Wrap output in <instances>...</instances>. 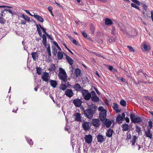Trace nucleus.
Segmentation results:
<instances>
[{"label":"nucleus","instance_id":"864d4df0","mask_svg":"<svg viewBox=\"0 0 153 153\" xmlns=\"http://www.w3.org/2000/svg\"><path fill=\"white\" fill-rule=\"evenodd\" d=\"M25 11L27 13L29 14L30 16H33V15H32L31 14L28 10H25Z\"/></svg>","mask_w":153,"mask_h":153},{"label":"nucleus","instance_id":"7ed1b4c3","mask_svg":"<svg viewBox=\"0 0 153 153\" xmlns=\"http://www.w3.org/2000/svg\"><path fill=\"white\" fill-rule=\"evenodd\" d=\"M42 42L43 45L46 47V49L48 52V53L49 57L51 56V53L50 50V47L49 45H48V47H47V41H46V36L45 34L42 35Z\"/></svg>","mask_w":153,"mask_h":153},{"label":"nucleus","instance_id":"09e8293b","mask_svg":"<svg viewBox=\"0 0 153 153\" xmlns=\"http://www.w3.org/2000/svg\"><path fill=\"white\" fill-rule=\"evenodd\" d=\"M98 110L100 111L101 112H102L103 111H104V110L105 111V109H104L103 107L102 106L98 108Z\"/></svg>","mask_w":153,"mask_h":153},{"label":"nucleus","instance_id":"0e129e2a","mask_svg":"<svg viewBox=\"0 0 153 153\" xmlns=\"http://www.w3.org/2000/svg\"><path fill=\"white\" fill-rule=\"evenodd\" d=\"M125 120H126V122L127 123H129V121H130L128 117H126L125 118Z\"/></svg>","mask_w":153,"mask_h":153},{"label":"nucleus","instance_id":"69168bd1","mask_svg":"<svg viewBox=\"0 0 153 153\" xmlns=\"http://www.w3.org/2000/svg\"><path fill=\"white\" fill-rule=\"evenodd\" d=\"M131 135L130 134H128L127 135V138H126V139L129 140L131 138Z\"/></svg>","mask_w":153,"mask_h":153},{"label":"nucleus","instance_id":"ddd939ff","mask_svg":"<svg viewBox=\"0 0 153 153\" xmlns=\"http://www.w3.org/2000/svg\"><path fill=\"white\" fill-rule=\"evenodd\" d=\"M74 88L75 91L79 92L81 91L82 93V90H84L80 85L78 83L74 85Z\"/></svg>","mask_w":153,"mask_h":153},{"label":"nucleus","instance_id":"a211bd4d","mask_svg":"<svg viewBox=\"0 0 153 153\" xmlns=\"http://www.w3.org/2000/svg\"><path fill=\"white\" fill-rule=\"evenodd\" d=\"M97 138L98 142L101 143L103 142L104 140V136L102 134H99L97 136Z\"/></svg>","mask_w":153,"mask_h":153},{"label":"nucleus","instance_id":"a878e982","mask_svg":"<svg viewBox=\"0 0 153 153\" xmlns=\"http://www.w3.org/2000/svg\"><path fill=\"white\" fill-rule=\"evenodd\" d=\"M113 24L112 21L108 18H106V25L110 26Z\"/></svg>","mask_w":153,"mask_h":153},{"label":"nucleus","instance_id":"e2e57ef3","mask_svg":"<svg viewBox=\"0 0 153 153\" xmlns=\"http://www.w3.org/2000/svg\"><path fill=\"white\" fill-rule=\"evenodd\" d=\"M21 24L22 25H25L26 24V22L24 20H21Z\"/></svg>","mask_w":153,"mask_h":153},{"label":"nucleus","instance_id":"0eeeda50","mask_svg":"<svg viewBox=\"0 0 153 153\" xmlns=\"http://www.w3.org/2000/svg\"><path fill=\"white\" fill-rule=\"evenodd\" d=\"M91 100L94 102H98L99 101V97L97 96V95L94 91H92L91 92Z\"/></svg>","mask_w":153,"mask_h":153},{"label":"nucleus","instance_id":"1a4fd4ad","mask_svg":"<svg viewBox=\"0 0 153 153\" xmlns=\"http://www.w3.org/2000/svg\"><path fill=\"white\" fill-rule=\"evenodd\" d=\"M84 139L86 143L90 144L92 141V137L91 134L86 135L84 137Z\"/></svg>","mask_w":153,"mask_h":153},{"label":"nucleus","instance_id":"7c9ffc66","mask_svg":"<svg viewBox=\"0 0 153 153\" xmlns=\"http://www.w3.org/2000/svg\"><path fill=\"white\" fill-rule=\"evenodd\" d=\"M21 17L23 18L26 21H27L28 22H29L30 21V18L28 17L27 15H25L23 14H22L21 16Z\"/></svg>","mask_w":153,"mask_h":153},{"label":"nucleus","instance_id":"052dcab7","mask_svg":"<svg viewBox=\"0 0 153 153\" xmlns=\"http://www.w3.org/2000/svg\"><path fill=\"white\" fill-rule=\"evenodd\" d=\"M151 18L152 20V21L153 22V11L152 10L151 12Z\"/></svg>","mask_w":153,"mask_h":153},{"label":"nucleus","instance_id":"c756f323","mask_svg":"<svg viewBox=\"0 0 153 153\" xmlns=\"http://www.w3.org/2000/svg\"><path fill=\"white\" fill-rule=\"evenodd\" d=\"M74 74L76 77L79 76L81 74V70L79 68H76L75 70Z\"/></svg>","mask_w":153,"mask_h":153},{"label":"nucleus","instance_id":"393cba45","mask_svg":"<svg viewBox=\"0 0 153 153\" xmlns=\"http://www.w3.org/2000/svg\"><path fill=\"white\" fill-rule=\"evenodd\" d=\"M123 131H127L129 129V126L128 124L125 123V124H123L122 125Z\"/></svg>","mask_w":153,"mask_h":153},{"label":"nucleus","instance_id":"f704fd0d","mask_svg":"<svg viewBox=\"0 0 153 153\" xmlns=\"http://www.w3.org/2000/svg\"><path fill=\"white\" fill-rule=\"evenodd\" d=\"M67 87L65 84H62L60 87V89L63 91H64L66 89Z\"/></svg>","mask_w":153,"mask_h":153},{"label":"nucleus","instance_id":"79ce46f5","mask_svg":"<svg viewBox=\"0 0 153 153\" xmlns=\"http://www.w3.org/2000/svg\"><path fill=\"white\" fill-rule=\"evenodd\" d=\"M88 149V148L86 146H83V151L84 153H87Z\"/></svg>","mask_w":153,"mask_h":153},{"label":"nucleus","instance_id":"c85d7f7f","mask_svg":"<svg viewBox=\"0 0 153 153\" xmlns=\"http://www.w3.org/2000/svg\"><path fill=\"white\" fill-rule=\"evenodd\" d=\"M112 123V120H108L106 118V127L109 128Z\"/></svg>","mask_w":153,"mask_h":153},{"label":"nucleus","instance_id":"72a5a7b5","mask_svg":"<svg viewBox=\"0 0 153 153\" xmlns=\"http://www.w3.org/2000/svg\"><path fill=\"white\" fill-rule=\"evenodd\" d=\"M120 104L123 107H126V103L125 100H121L120 102Z\"/></svg>","mask_w":153,"mask_h":153},{"label":"nucleus","instance_id":"603ef678","mask_svg":"<svg viewBox=\"0 0 153 153\" xmlns=\"http://www.w3.org/2000/svg\"><path fill=\"white\" fill-rule=\"evenodd\" d=\"M70 68V72L71 73V74H72L73 73V66L72 65H71V67Z\"/></svg>","mask_w":153,"mask_h":153},{"label":"nucleus","instance_id":"39448f33","mask_svg":"<svg viewBox=\"0 0 153 153\" xmlns=\"http://www.w3.org/2000/svg\"><path fill=\"white\" fill-rule=\"evenodd\" d=\"M82 94L84 99L86 100H89L91 97V93H89L88 91L86 90H83L82 92Z\"/></svg>","mask_w":153,"mask_h":153},{"label":"nucleus","instance_id":"423d86ee","mask_svg":"<svg viewBox=\"0 0 153 153\" xmlns=\"http://www.w3.org/2000/svg\"><path fill=\"white\" fill-rule=\"evenodd\" d=\"M36 28H37V30L38 32V33L40 36H41V35H42V33L41 31L40 28L43 31V32L46 35H47V34L48 33L46 32V29L45 28L43 27H42V26L40 25V24H36Z\"/></svg>","mask_w":153,"mask_h":153},{"label":"nucleus","instance_id":"a19ab883","mask_svg":"<svg viewBox=\"0 0 153 153\" xmlns=\"http://www.w3.org/2000/svg\"><path fill=\"white\" fill-rule=\"evenodd\" d=\"M56 67L55 64H53L51 65V71H55L56 70Z\"/></svg>","mask_w":153,"mask_h":153},{"label":"nucleus","instance_id":"37998d69","mask_svg":"<svg viewBox=\"0 0 153 153\" xmlns=\"http://www.w3.org/2000/svg\"><path fill=\"white\" fill-rule=\"evenodd\" d=\"M53 44H54V45H55L56 47L60 51H61V48H60V47H59V46L58 45V44L56 42H55V41H54L53 42Z\"/></svg>","mask_w":153,"mask_h":153},{"label":"nucleus","instance_id":"6ab92c4d","mask_svg":"<svg viewBox=\"0 0 153 153\" xmlns=\"http://www.w3.org/2000/svg\"><path fill=\"white\" fill-rule=\"evenodd\" d=\"M113 109L114 110L116 113H119L120 112L121 109H118L119 108V105L116 103H113Z\"/></svg>","mask_w":153,"mask_h":153},{"label":"nucleus","instance_id":"bb28decb","mask_svg":"<svg viewBox=\"0 0 153 153\" xmlns=\"http://www.w3.org/2000/svg\"><path fill=\"white\" fill-rule=\"evenodd\" d=\"M32 58L34 60L36 61L38 58V54L37 52H32L31 53Z\"/></svg>","mask_w":153,"mask_h":153},{"label":"nucleus","instance_id":"13d9d810","mask_svg":"<svg viewBox=\"0 0 153 153\" xmlns=\"http://www.w3.org/2000/svg\"><path fill=\"white\" fill-rule=\"evenodd\" d=\"M5 11L4 10L1 11V12L0 14V16H1V17H2L4 16V12Z\"/></svg>","mask_w":153,"mask_h":153},{"label":"nucleus","instance_id":"6e6d98bb","mask_svg":"<svg viewBox=\"0 0 153 153\" xmlns=\"http://www.w3.org/2000/svg\"><path fill=\"white\" fill-rule=\"evenodd\" d=\"M72 42L74 44L76 45H77L78 44V42L75 39H73L72 41Z\"/></svg>","mask_w":153,"mask_h":153},{"label":"nucleus","instance_id":"cd10ccee","mask_svg":"<svg viewBox=\"0 0 153 153\" xmlns=\"http://www.w3.org/2000/svg\"><path fill=\"white\" fill-rule=\"evenodd\" d=\"M135 130L139 134L141 135L142 132L141 130V128L138 126L136 125L135 126Z\"/></svg>","mask_w":153,"mask_h":153},{"label":"nucleus","instance_id":"20e7f679","mask_svg":"<svg viewBox=\"0 0 153 153\" xmlns=\"http://www.w3.org/2000/svg\"><path fill=\"white\" fill-rule=\"evenodd\" d=\"M131 120L133 123H139L142 121L141 118L140 117H136L135 115L133 114L130 115Z\"/></svg>","mask_w":153,"mask_h":153},{"label":"nucleus","instance_id":"473e14b6","mask_svg":"<svg viewBox=\"0 0 153 153\" xmlns=\"http://www.w3.org/2000/svg\"><path fill=\"white\" fill-rule=\"evenodd\" d=\"M137 137L135 135H134L131 141L132 145L134 146L135 145V143L136 142V140Z\"/></svg>","mask_w":153,"mask_h":153},{"label":"nucleus","instance_id":"ea45409f","mask_svg":"<svg viewBox=\"0 0 153 153\" xmlns=\"http://www.w3.org/2000/svg\"><path fill=\"white\" fill-rule=\"evenodd\" d=\"M57 53V49L55 48H53V50H52V53H53V54L54 56H55L56 55Z\"/></svg>","mask_w":153,"mask_h":153},{"label":"nucleus","instance_id":"338daca9","mask_svg":"<svg viewBox=\"0 0 153 153\" xmlns=\"http://www.w3.org/2000/svg\"><path fill=\"white\" fill-rule=\"evenodd\" d=\"M106 105L108 106L109 105V104L108 102V100L106 99Z\"/></svg>","mask_w":153,"mask_h":153},{"label":"nucleus","instance_id":"680f3d73","mask_svg":"<svg viewBox=\"0 0 153 153\" xmlns=\"http://www.w3.org/2000/svg\"><path fill=\"white\" fill-rule=\"evenodd\" d=\"M108 68L111 71H112L113 69V67L112 66H108Z\"/></svg>","mask_w":153,"mask_h":153},{"label":"nucleus","instance_id":"9d476101","mask_svg":"<svg viewBox=\"0 0 153 153\" xmlns=\"http://www.w3.org/2000/svg\"><path fill=\"white\" fill-rule=\"evenodd\" d=\"M65 94L68 97L71 98L73 96L74 94L71 89H67L65 92Z\"/></svg>","mask_w":153,"mask_h":153},{"label":"nucleus","instance_id":"f3484780","mask_svg":"<svg viewBox=\"0 0 153 153\" xmlns=\"http://www.w3.org/2000/svg\"><path fill=\"white\" fill-rule=\"evenodd\" d=\"M114 133V130L111 128H109L106 132V136L109 137H112L113 133Z\"/></svg>","mask_w":153,"mask_h":153},{"label":"nucleus","instance_id":"f03ea898","mask_svg":"<svg viewBox=\"0 0 153 153\" xmlns=\"http://www.w3.org/2000/svg\"><path fill=\"white\" fill-rule=\"evenodd\" d=\"M59 73V77L61 80L65 82L66 83L67 81V76L65 71L62 68H60Z\"/></svg>","mask_w":153,"mask_h":153},{"label":"nucleus","instance_id":"6e6552de","mask_svg":"<svg viewBox=\"0 0 153 153\" xmlns=\"http://www.w3.org/2000/svg\"><path fill=\"white\" fill-rule=\"evenodd\" d=\"M99 118L101 121L103 122V125H105V111L100 112L99 114Z\"/></svg>","mask_w":153,"mask_h":153},{"label":"nucleus","instance_id":"a18cd8bd","mask_svg":"<svg viewBox=\"0 0 153 153\" xmlns=\"http://www.w3.org/2000/svg\"><path fill=\"white\" fill-rule=\"evenodd\" d=\"M127 47L129 49L130 51L134 52V50L133 49L132 47L130 46H127Z\"/></svg>","mask_w":153,"mask_h":153},{"label":"nucleus","instance_id":"5fc2aeb1","mask_svg":"<svg viewBox=\"0 0 153 153\" xmlns=\"http://www.w3.org/2000/svg\"><path fill=\"white\" fill-rule=\"evenodd\" d=\"M82 34L84 37L85 38H86L87 37V36L86 33L84 32H82Z\"/></svg>","mask_w":153,"mask_h":153},{"label":"nucleus","instance_id":"bf43d9fd","mask_svg":"<svg viewBox=\"0 0 153 153\" xmlns=\"http://www.w3.org/2000/svg\"><path fill=\"white\" fill-rule=\"evenodd\" d=\"M48 10L51 12V13H52V8L51 7H49L48 8Z\"/></svg>","mask_w":153,"mask_h":153},{"label":"nucleus","instance_id":"412c9836","mask_svg":"<svg viewBox=\"0 0 153 153\" xmlns=\"http://www.w3.org/2000/svg\"><path fill=\"white\" fill-rule=\"evenodd\" d=\"M34 15L33 16L38 21L41 22H43L44 20L43 19L41 16L36 15L33 13Z\"/></svg>","mask_w":153,"mask_h":153},{"label":"nucleus","instance_id":"b1692460","mask_svg":"<svg viewBox=\"0 0 153 153\" xmlns=\"http://www.w3.org/2000/svg\"><path fill=\"white\" fill-rule=\"evenodd\" d=\"M51 85L53 88H55L58 83L55 80H51L50 82Z\"/></svg>","mask_w":153,"mask_h":153},{"label":"nucleus","instance_id":"774afa93","mask_svg":"<svg viewBox=\"0 0 153 153\" xmlns=\"http://www.w3.org/2000/svg\"><path fill=\"white\" fill-rule=\"evenodd\" d=\"M120 79L122 82H125V80L123 78H121L120 79Z\"/></svg>","mask_w":153,"mask_h":153},{"label":"nucleus","instance_id":"de8ad7c7","mask_svg":"<svg viewBox=\"0 0 153 153\" xmlns=\"http://www.w3.org/2000/svg\"><path fill=\"white\" fill-rule=\"evenodd\" d=\"M143 48L145 50H148V48L147 45L146 44H144L143 45Z\"/></svg>","mask_w":153,"mask_h":153},{"label":"nucleus","instance_id":"49530a36","mask_svg":"<svg viewBox=\"0 0 153 153\" xmlns=\"http://www.w3.org/2000/svg\"><path fill=\"white\" fill-rule=\"evenodd\" d=\"M27 142L30 144H33V141L32 139H31L29 138L27 140Z\"/></svg>","mask_w":153,"mask_h":153},{"label":"nucleus","instance_id":"3c124183","mask_svg":"<svg viewBox=\"0 0 153 153\" xmlns=\"http://www.w3.org/2000/svg\"><path fill=\"white\" fill-rule=\"evenodd\" d=\"M4 11H8L10 13L13 14V12L10 9H4Z\"/></svg>","mask_w":153,"mask_h":153},{"label":"nucleus","instance_id":"2f4dec72","mask_svg":"<svg viewBox=\"0 0 153 153\" xmlns=\"http://www.w3.org/2000/svg\"><path fill=\"white\" fill-rule=\"evenodd\" d=\"M63 53L61 52H59L57 53V57L58 59H61L63 57Z\"/></svg>","mask_w":153,"mask_h":153},{"label":"nucleus","instance_id":"4c0bfd02","mask_svg":"<svg viewBox=\"0 0 153 153\" xmlns=\"http://www.w3.org/2000/svg\"><path fill=\"white\" fill-rule=\"evenodd\" d=\"M131 6L132 7H134L137 9L139 11L140 10V7L137 6L135 4H134L133 3H131Z\"/></svg>","mask_w":153,"mask_h":153},{"label":"nucleus","instance_id":"f257e3e1","mask_svg":"<svg viewBox=\"0 0 153 153\" xmlns=\"http://www.w3.org/2000/svg\"><path fill=\"white\" fill-rule=\"evenodd\" d=\"M88 108L84 110L85 116L88 118H91L93 114L97 111V107L95 105L92 104L89 105Z\"/></svg>","mask_w":153,"mask_h":153},{"label":"nucleus","instance_id":"8fccbe9b","mask_svg":"<svg viewBox=\"0 0 153 153\" xmlns=\"http://www.w3.org/2000/svg\"><path fill=\"white\" fill-rule=\"evenodd\" d=\"M147 6L146 4H143V10L145 11H147Z\"/></svg>","mask_w":153,"mask_h":153},{"label":"nucleus","instance_id":"c9c22d12","mask_svg":"<svg viewBox=\"0 0 153 153\" xmlns=\"http://www.w3.org/2000/svg\"><path fill=\"white\" fill-rule=\"evenodd\" d=\"M36 73L39 75H41L42 73V69L40 67H37L36 68Z\"/></svg>","mask_w":153,"mask_h":153},{"label":"nucleus","instance_id":"dca6fc26","mask_svg":"<svg viewBox=\"0 0 153 153\" xmlns=\"http://www.w3.org/2000/svg\"><path fill=\"white\" fill-rule=\"evenodd\" d=\"M49 78V74L46 72H44L42 76V78L43 80L45 82L48 81Z\"/></svg>","mask_w":153,"mask_h":153},{"label":"nucleus","instance_id":"4be33fe9","mask_svg":"<svg viewBox=\"0 0 153 153\" xmlns=\"http://www.w3.org/2000/svg\"><path fill=\"white\" fill-rule=\"evenodd\" d=\"M75 120L78 122H81V117L80 114L79 113H76L75 115Z\"/></svg>","mask_w":153,"mask_h":153},{"label":"nucleus","instance_id":"2eb2a0df","mask_svg":"<svg viewBox=\"0 0 153 153\" xmlns=\"http://www.w3.org/2000/svg\"><path fill=\"white\" fill-rule=\"evenodd\" d=\"M125 115L124 113H122L121 115L119 114L117 116L116 118V121L119 123H120V122L123 119L125 118Z\"/></svg>","mask_w":153,"mask_h":153},{"label":"nucleus","instance_id":"4468645a","mask_svg":"<svg viewBox=\"0 0 153 153\" xmlns=\"http://www.w3.org/2000/svg\"><path fill=\"white\" fill-rule=\"evenodd\" d=\"M73 103L76 107H80L82 102V101L79 99L74 100L73 101Z\"/></svg>","mask_w":153,"mask_h":153},{"label":"nucleus","instance_id":"aec40b11","mask_svg":"<svg viewBox=\"0 0 153 153\" xmlns=\"http://www.w3.org/2000/svg\"><path fill=\"white\" fill-rule=\"evenodd\" d=\"M145 134L146 137L151 139L152 138V135L151 132V130L149 128L147 129V130L145 132Z\"/></svg>","mask_w":153,"mask_h":153},{"label":"nucleus","instance_id":"e433bc0d","mask_svg":"<svg viewBox=\"0 0 153 153\" xmlns=\"http://www.w3.org/2000/svg\"><path fill=\"white\" fill-rule=\"evenodd\" d=\"M6 22V20L3 18L2 17H0V23L4 24Z\"/></svg>","mask_w":153,"mask_h":153},{"label":"nucleus","instance_id":"c03bdc74","mask_svg":"<svg viewBox=\"0 0 153 153\" xmlns=\"http://www.w3.org/2000/svg\"><path fill=\"white\" fill-rule=\"evenodd\" d=\"M108 40L109 42H115V39H114L113 37H111L109 38Z\"/></svg>","mask_w":153,"mask_h":153},{"label":"nucleus","instance_id":"4d7b16f0","mask_svg":"<svg viewBox=\"0 0 153 153\" xmlns=\"http://www.w3.org/2000/svg\"><path fill=\"white\" fill-rule=\"evenodd\" d=\"M90 29H91V31L92 33H93L94 31V27L93 26H91V27Z\"/></svg>","mask_w":153,"mask_h":153},{"label":"nucleus","instance_id":"5701e85b","mask_svg":"<svg viewBox=\"0 0 153 153\" xmlns=\"http://www.w3.org/2000/svg\"><path fill=\"white\" fill-rule=\"evenodd\" d=\"M66 59L67 60L68 63L70 65H72L73 64V60L71 58L70 56H68V55L66 54Z\"/></svg>","mask_w":153,"mask_h":153},{"label":"nucleus","instance_id":"58836bf2","mask_svg":"<svg viewBox=\"0 0 153 153\" xmlns=\"http://www.w3.org/2000/svg\"><path fill=\"white\" fill-rule=\"evenodd\" d=\"M148 127L147 128V129H151L152 126V122L151 121H149L148 122Z\"/></svg>","mask_w":153,"mask_h":153},{"label":"nucleus","instance_id":"9b49d317","mask_svg":"<svg viewBox=\"0 0 153 153\" xmlns=\"http://www.w3.org/2000/svg\"><path fill=\"white\" fill-rule=\"evenodd\" d=\"M82 126L83 128L85 131L89 130L90 127L89 123L88 122H84L82 124Z\"/></svg>","mask_w":153,"mask_h":153},{"label":"nucleus","instance_id":"f8f14e48","mask_svg":"<svg viewBox=\"0 0 153 153\" xmlns=\"http://www.w3.org/2000/svg\"><path fill=\"white\" fill-rule=\"evenodd\" d=\"M92 123L95 127H99L100 125V121L98 119H92Z\"/></svg>","mask_w":153,"mask_h":153}]
</instances>
